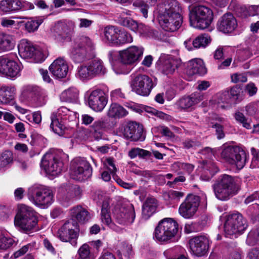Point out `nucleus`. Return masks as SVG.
Instances as JSON below:
<instances>
[{
	"label": "nucleus",
	"instance_id": "obj_1",
	"mask_svg": "<svg viewBox=\"0 0 259 259\" xmlns=\"http://www.w3.org/2000/svg\"><path fill=\"white\" fill-rule=\"evenodd\" d=\"M181 9L176 0H167L163 5V31L174 32L183 23Z\"/></svg>",
	"mask_w": 259,
	"mask_h": 259
},
{
	"label": "nucleus",
	"instance_id": "obj_2",
	"mask_svg": "<svg viewBox=\"0 0 259 259\" xmlns=\"http://www.w3.org/2000/svg\"><path fill=\"white\" fill-rule=\"evenodd\" d=\"M37 224L35 212L32 208L25 204L18 206L14 218V225L20 231L28 233L34 230Z\"/></svg>",
	"mask_w": 259,
	"mask_h": 259
},
{
	"label": "nucleus",
	"instance_id": "obj_3",
	"mask_svg": "<svg viewBox=\"0 0 259 259\" xmlns=\"http://www.w3.org/2000/svg\"><path fill=\"white\" fill-rule=\"evenodd\" d=\"M212 188L216 198L222 201L229 199L238 191L233 178L227 175L219 177L213 184Z\"/></svg>",
	"mask_w": 259,
	"mask_h": 259
},
{
	"label": "nucleus",
	"instance_id": "obj_4",
	"mask_svg": "<svg viewBox=\"0 0 259 259\" xmlns=\"http://www.w3.org/2000/svg\"><path fill=\"white\" fill-rule=\"evenodd\" d=\"M27 195L31 202L42 208L48 207L54 200L53 191L39 184H34L29 188Z\"/></svg>",
	"mask_w": 259,
	"mask_h": 259
},
{
	"label": "nucleus",
	"instance_id": "obj_5",
	"mask_svg": "<svg viewBox=\"0 0 259 259\" xmlns=\"http://www.w3.org/2000/svg\"><path fill=\"white\" fill-rule=\"evenodd\" d=\"M190 25L194 28L204 29L211 23L213 14L208 7L203 5L193 7L189 12Z\"/></svg>",
	"mask_w": 259,
	"mask_h": 259
},
{
	"label": "nucleus",
	"instance_id": "obj_6",
	"mask_svg": "<svg viewBox=\"0 0 259 259\" xmlns=\"http://www.w3.org/2000/svg\"><path fill=\"white\" fill-rule=\"evenodd\" d=\"M221 157L225 162L234 165L238 169L242 168L246 163V154L239 147L224 145L221 153Z\"/></svg>",
	"mask_w": 259,
	"mask_h": 259
},
{
	"label": "nucleus",
	"instance_id": "obj_7",
	"mask_svg": "<svg viewBox=\"0 0 259 259\" xmlns=\"http://www.w3.org/2000/svg\"><path fill=\"white\" fill-rule=\"evenodd\" d=\"M248 226L247 223L241 214L238 212L227 215L224 224V231L227 236H236L242 234Z\"/></svg>",
	"mask_w": 259,
	"mask_h": 259
},
{
	"label": "nucleus",
	"instance_id": "obj_8",
	"mask_svg": "<svg viewBox=\"0 0 259 259\" xmlns=\"http://www.w3.org/2000/svg\"><path fill=\"white\" fill-rule=\"evenodd\" d=\"M106 72L103 62L99 59H94L78 67L76 75L81 80H84L97 75H104Z\"/></svg>",
	"mask_w": 259,
	"mask_h": 259
},
{
	"label": "nucleus",
	"instance_id": "obj_9",
	"mask_svg": "<svg viewBox=\"0 0 259 259\" xmlns=\"http://www.w3.org/2000/svg\"><path fill=\"white\" fill-rule=\"evenodd\" d=\"M92 48L91 39L86 36L76 38L72 43L70 50V56L76 63H81L85 61L88 53Z\"/></svg>",
	"mask_w": 259,
	"mask_h": 259
},
{
	"label": "nucleus",
	"instance_id": "obj_10",
	"mask_svg": "<svg viewBox=\"0 0 259 259\" xmlns=\"http://www.w3.org/2000/svg\"><path fill=\"white\" fill-rule=\"evenodd\" d=\"M18 48L19 55L25 59H31L36 63H40L46 58L41 50L27 39H22Z\"/></svg>",
	"mask_w": 259,
	"mask_h": 259
},
{
	"label": "nucleus",
	"instance_id": "obj_11",
	"mask_svg": "<svg viewBox=\"0 0 259 259\" xmlns=\"http://www.w3.org/2000/svg\"><path fill=\"white\" fill-rule=\"evenodd\" d=\"M70 176L75 180L83 181L90 178L92 168L90 164L84 158H76L71 163Z\"/></svg>",
	"mask_w": 259,
	"mask_h": 259
},
{
	"label": "nucleus",
	"instance_id": "obj_12",
	"mask_svg": "<svg viewBox=\"0 0 259 259\" xmlns=\"http://www.w3.org/2000/svg\"><path fill=\"white\" fill-rule=\"evenodd\" d=\"M78 233V224L73 219L65 222L58 231V237L61 240L64 242H70L73 245L76 244Z\"/></svg>",
	"mask_w": 259,
	"mask_h": 259
},
{
	"label": "nucleus",
	"instance_id": "obj_13",
	"mask_svg": "<svg viewBox=\"0 0 259 259\" xmlns=\"http://www.w3.org/2000/svg\"><path fill=\"white\" fill-rule=\"evenodd\" d=\"M41 165L48 174L55 176L61 172L64 163L58 155L46 153L42 158Z\"/></svg>",
	"mask_w": 259,
	"mask_h": 259
},
{
	"label": "nucleus",
	"instance_id": "obj_14",
	"mask_svg": "<svg viewBox=\"0 0 259 259\" xmlns=\"http://www.w3.org/2000/svg\"><path fill=\"white\" fill-rule=\"evenodd\" d=\"M120 131L125 139L131 141H143L145 139L143 125L135 121L127 122Z\"/></svg>",
	"mask_w": 259,
	"mask_h": 259
},
{
	"label": "nucleus",
	"instance_id": "obj_15",
	"mask_svg": "<svg viewBox=\"0 0 259 259\" xmlns=\"http://www.w3.org/2000/svg\"><path fill=\"white\" fill-rule=\"evenodd\" d=\"M131 85L137 94L147 96L149 95L153 87V82L148 75L138 74L133 78Z\"/></svg>",
	"mask_w": 259,
	"mask_h": 259
},
{
	"label": "nucleus",
	"instance_id": "obj_16",
	"mask_svg": "<svg viewBox=\"0 0 259 259\" xmlns=\"http://www.w3.org/2000/svg\"><path fill=\"white\" fill-rule=\"evenodd\" d=\"M144 48L136 46H131L119 52L118 59L123 64L131 65L139 62L143 56Z\"/></svg>",
	"mask_w": 259,
	"mask_h": 259
},
{
	"label": "nucleus",
	"instance_id": "obj_17",
	"mask_svg": "<svg viewBox=\"0 0 259 259\" xmlns=\"http://www.w3.org/2000/svg\"><path fill=\"white\" fill-rule=\"evenodd\" d=\"M113 213L115 221L122 225L133 223L135 218L134 208L131 204L116 207Z\"/></svg>",
	"mask_w": 259,
	"mask_h": 259
},
{
	"label": "nucleus",
	"instance_id": "obj_18",
	"mask_svg": "<svg viewBox=\"0 0 259 259\" xmlns=\"http://www.w3.org/2000/svg\"><path fill=\"white\" fill-rule=\"evenodd\" d=\"M200 202L199 196L189 195L179 207V211L180 215L185 219L192 218L197 211Z\"/></svg>",
	"mask_w": 259,
	"mask_h": 259
},
{
	"label": "nucleus",
	"instance_id": "obj_19",
	"mask_svg": "<svg viewBox=\"0 0 259 259\" xmlns=\"http://www.w3.org/2000/svg\"><path fill=\"white\" fill-rule=\"evenodd\" d=\"M189 245L190 251L193 254L197 256H202L208 251L209 241L205 236H197L189 240Z\"/></svg>",
	"mask_w": 259,
	"mask_h": 259
},
{
	"label": "nucleus",
	"instance_id": "obj_20",
	"mask_svg": "<svg viewBox=\"0 0 259 259\" xmlns=\"http://www.w3.org/2000/svg\"><path fill=\"white\" fill-rule=\"evenodd\" d=\"M21 68L18 64L5 57H0V74L8 77L14 78L19 75Z\"/></svg>",
	"mask_w": 259,
	"mask_h": 259
},
{
	"label": "nucleus",
	"instance_id": "obj_21",
	"mask_svg": "<svg viewBox=\"0 0 259 259\" xmlns=\"http://www.w3.org/2000/svg\"><path fill=\"white\" fill-rule=\"evenodd\" d=\"M241 89L236 85L232 87L229 92L225 93L220 96L218 103L219 107L225 108L231 104L232 102L237 103L242 100Z\"/></svg>",
	"mask_w": 259,
	"mask_h": 259
},
{
	"label": "nucleus",
	"instance_id": "obj_22",
	"mask_svg": "<svg viewBox=\"0 0 259 259\" xmlns=\"http://www.w3.org/2000/svg\"><path fill=\"white\" fill-rule=\"evenodd\" d=\"M107 98L101 90H96L91 92L88 97L89 107L95 111H101L107 103Z\"/></svg>",
	"mask_w": 259,
	"mask_h": 259
},
{
	"label": "nucleus",
	"instance_id": "obj_23",
	"mask_svg": "<svg viewBox=\"0 0 259 259\" xmlns=\"http://www.w3.org/2000/svg\"><path fill=\"white\" fill-rule=\"evenodd\" d=\"M178 224L171 218L163 219V243L175 241V235L178 232Z\"/></svg>",
	"mask_w": 259,
	"mask_h": 259
},
{
	"label": "nucleus",
	"instance_id": "obj_24",
	"mask_svg": "<svg viewBox=\"0 0 259 259\" xmlns=\"http://www.w3.org/2000/svg\"><path fill=\"white\" fill-rule=\"evenodd\" d=\"M49 70L55 78H63L67 74L68 66L63 58H58L51 64Z\"/></svg>",
	"mask_w": 259,
	"mask_h": 259
},
{
	"label": "nucleus",
	"instance_id": "obj_25",
	"mask_svg": "<svg viewBox=\"0 0 259 259\" xmlns=\"http://www.w3.org/2000/svg\"><path fill=\"white\" fill-rule=\"evenodd\" d=\"M237 26V20L231 13L225 14L218 23V29L224 33L231 32Z\"/></svg>",
	"mask_w": 259,
	"mask_h": 259
},
{
	"label": "nucleus",
	"instance_id": "obj_26",
	"mask_svg": "<svg viewBox=\"0 0 259 259\" xmlns=\"http://www.w3.org/2000/svg\"><path fill=\"white\" fill-rule=\"evenodd\" d=\"M181 64V60L171 55H163V74L171 75Z\"/></svg>",
	"mask_w": 259,
	"mask_h": 259
},
{
	"label": "nucleus",
	"instance_id": "obj_27",
	"mask_svg": "<svg viewBox=\"0 0 259 259\" xmlns=\"http://www.w3.org/2000/svg\"><path fill=\"white\" fill-rule=\"evenodd\" d=\"M206 71L203 60L198 58L189 61L185 70L186 73L189 76L195 74L204 75Z\"/></svg>",
	"mask_w": 259,
	"mask_h": 259
},
{
	"label": "nucleus",
	"instance_id": "obj_28",
	"mask_svg": "<svg viewBox=\"0 0 259 259\" xmlns=\"http://www.w3.org/2000/svg\"><path fill=\"white\" fill-rule=\"evenodd\" d=\"M211 39L210 36L206 34H203L198 36L192 41L191 40H188L185 41L184 44L186 48L189 51L192 50V47L194 48L197 49L205 48L208 44L210 42Z\"/></svg>",
	"mask_w": 259,
	"mask_h": 259
},
{
	"label": "nucleus",
	"instance_id": "obj_29",
	"mask_svg": "<svg viewBox=\"0 0 259 259\" xmlns=\"http://www.w3.org/2000/svg\"><path fill=\"white\" fill-rule=\"evenodd\" d=\"M202 168L200 179L204 181H209L219 170L216 165L210 160L204 161Z\"/></svg>",
	"mask_w": 259,
	"mask_h": 259
},
{
	"label": "nucleus",
	"instance_id": "obj_30",
	"mask_svg": "<svg viewBox=\"0 0 259 259\" xmlns=\"http://www.w3.org/2000/svg\"><path fill=\"white\" fill-rule=\"evenodd\" d=\"M157 200L152 197L147 198L142 206V218L147 220L156 211Z\"/></svg>",
	"mask_w": 259,
	"mask_h": 259
},
{
	"label": "nucleus",
	"instance_id": "obj_31",
	"mask_svg": "<svg viewBox=\"0 0 259 259\" xmlns=\"http://www.w3.org/2000/svg\"><path fill=\"white\" fill-rule=\"evenodd\" d=\"M51 115H54L56 118L61 120L62 122L66 121H71L75 120L76 113L70 111L66 107L62 106L54 112Z\"/></svg>",
	"mask_w": 259,
	"mask_h": 259
},
{
	"label": "nucleus",
	"instance_id": "obj_32",
	"mask_svg": "<svg viewBox=\"0 0 259 259\" xmlns=\"http://www.w3.org/2000/svg\"><path fill=\"white\" fill-rule=\"evenodd\" d=\"M202 100L200 93H195L190 96L184 97L178 102V106L182 109H187L198 104Z\"/></svg>",
	"mask_w": 259,
	"mask_h": 259
},
{
	"label": "nucleus",
	"instance_id": "obj_33",
	"mask_svg": "<svg viewBox=\"0 0 259 259\" xmlns=\"http://www.w3.org/2000/svg\"><path fill=\"white\" fill-rule=\"evenodd\" d=\"M69 29L68 25L63 22H59L55 25L52 32L54 36L60 40L65 39L69 34Z\"/></svg>",
	"mask_w": 259,
	"mask_h": 259
},
{
	"label": "nucleus",
	"instance_id": "obj_34",
	"mask_svg": "<svg viewBox=\"0 0 259 259\" xmlns=\"http://www.w3.org/2000/svg\"><path fill=\"white\" fill-rule=\"evenodd\" d=\"M15 46V41L13 36L10 34L0 33V52L9 51Z\"/></svg>",
	"mask_w": 259,
	"mask_h": 259
},
{
	"label": "nucleus",
	"instance_id": "obj_35",
	"mask_svg": "<svg viewBox=\"0 0 259 259\" xmlns=\"http://www.w3.org/2000/svg\"><path fill=\"white\" fill-rule=\"evenodd\" d=\"M128 114V112L117 103H112L108 109L107 115L109 117L115 118H122Z\"/></svg>",
	"mask_w": 259,
	"mask_h": 259
},
{
	"label": "nucleus",
	"instance_id": "obj_36",
	"mask_svg": "<svg viewBox=\"0 0 259 259\" xmlns=\"http://www.w3.org/2000/svg\"><path fill=\"white\" fill-rule=\"evenodd\" d=\"M74 196V189L72 186L62 187L59 190V198L64 206H67Z\"/></svg>",
	"mask_w": 259,
	"mask_h": 259
},
{
	"label": "nucleus",
	"instance_id": "obj_37",
	"mask_svg": "<svg viewBox=\"0 0 259 259\" xmlns=\"http://www.w3.org/2000/svg\"><path fill=\"white\" fill-rule=\"evenodd\" d=\"M71 216L78 222H85L91 218L89 212L80 206H77L71 209Z\"/></svg>",
	"mask_w": 259,
	"mask_h": 259
},
{
	"label": "nucleus",
	"instance_id": "obj_38",
	"mask_svg": "<svg viewBox=\"0 0 259 259\" xmlns=\"http://www.w3.org/2000/svg\"><path fill=\"white\" fill-rule=\"evenodd\" d=\"M14 91L13 89L6 86L0 87V103L7 104L14 98Z\"/></svg>",
	"mask_w": 259,
	"mask_h": 259
},
{
	"label": "nucleus",
	"instance_id": "obj_39",
	"mask_svg": "<svg viewBox=\"0 0 259 259\" xmlns=\"http://www.w3.org/2000/svg\"><path fill=\"white\" fill-rule=\"evenodd\" d=\"M157 0H136L133 3V6L140 9L143 16L147 18L149 5L156 4Z\"/></svg>",
	"mask_w": 259,
	"mask_h": 259
},
{
	"label": "nucleus",
	"instance_id": "obj_40",
	"mask_svg": "<svg viewBox=\"0 0 259 259\" xmlns=\"http://www.w3.org/2000/svg\"><path fill=\"white\" fill-rule=\"evenodd\" d=\"M78 96V91L74 88H70L61 93L60 99L62 101L72 103L77 100Z\"/></svg>",
	"mask_w": 259,
	"mask_h": 259
},
{
	"label": "nucleus",
	"instance_id": "obj_41",
	"mask_svg": "<svg viewBox=\"0 0 259 259\" xmlns=\"http://www.w3.org/2000/svg\"><path fill=\"white\" fill-rule=\"evenodd\" d=\"M133 41L132 35L126 31L118 28L114 45H120L131 43Z\"/></svg>",
	"mask_w": 259,
	"mask_h": 259
},
{
	"label": "nucleus",
	"instance_id": "obj_42",
	"mask_svg": "<svg viewBox=\"0 0 259 259\" xmlns=\"http://www.w3.org/2000/svg\"><path fill=\"white\" fill-rule=\"evenodd\" d=\"M19 0H3L0 2V9L4 12L18 10Z\"/></svg>",
	"mask_w": 259,
	"mask_h": 259
},
{
	"label": "nucleus",
	"instance_id": "obj_43",
	"mask_svg": "<svg viewBox=\"0 0 259 259\" xmlns=\"http://www.w3.org/2000/svg\"><path fill=\"white\" fill-rule=\"evenodd\" d=\"M51 128L53 132L59 135L63 134L64 130L65 128V122H62L61 120L56 118L54 115H51Z\"/></svg>",
	"mask_w": 259,
	"mask_h": 259
},
{
	"label": "nucleus",
	"instance_id": "obj_44",
	"mask_svg": "<svg viewBox=\"0 0 259 259\" xmlns=\"http://www.w3.org/2000/svg\"><path fill=\"white\" fill-rule=\"evenodd\" d=\"M246 242L250 246H253L259 243V224L252 228L248 233Z\"/></svg>",
	"mask_w": 259,
	"mask_h": 259
},
{
	"label": "nucleus",
	"instance_id": "obj_45",
	"mask_svg": "<svg viewBox=\"0 0 259 259\" xmlns=\"http://www.w3.org/2000/svg\"><path fill=\"white\" fill-rule=\"evenodd\" d=\"M13 161V153L10 151H5L0 154V169L9 166Z\"/></svg>",
	"mask_w": 259,
	"mask_h": 259
},
{
	"label": "nucleus",
	"instance_id": "obj_46",
	"mask_svg": "<svg viewBox=\"0 0 259 259\" xmlns=\"http://www.w3.org/2000/svg\"><path fill=\"white\" fill-rule=\"evenodd\" d=\"M118 28L114 26L105 27L104 30V38L108 42L115 44Z\"/></svg>",
	"mask_w": 259,
	"mask_h": 259
},
{
	"label": "nucleus",
	"instance_id": "obj_47",
	"mask_svg": "<svg viewBox=\"0 0 259 259\" xmlns=\"http://www.w3.org/2000/svg\"><path fill=\"white\" fill-rule=\"evenodd\" d=\"M101 222L107 225H110L112 223L111 218L109 211V204L107 201L103 202L101 212Z\"/></svg>",
	"mask_w": 259,
	"mask_h": 259
},
{
	"label": "nucleus",
	"instance_id": "obj_48",
	"mask_svg": "<svg viewBox=\"0 0 259 259\" xmlns=\"http://www.w3.org/2000/svg\"><path fill=\"white\" fill-rule=\"evenodd\" d=\"M14 240L5 235V233L0 231V249L6 250L12 246Z\"/></svg>",
	"mask_w": 259,
	"mask_h": 259
},
{
	"label": "nucleus",
	"instance_id": "obj_49",
	"mask_svg": "<svg viewBox=\"0 0 259 259\" xmlns=\"http://www.w3.org/2000/svg\"><path fill=\"white\" fill-rule=\"evenodd\" d=\"M234 117L238 122L242 124L244 127L246 129L251 128L252 125L250 119L246 118L243 113L237 112L235 114Z\"/></svg>",
	"mask_w": 259,
	"mask_h": 259
},
{
	"label": "nucleus",
	"instance_id": "obj_50",
	"mask_svg": "<svg viewBox=\"0 0 259 259\" xmlns=\"http://www.w3.org/2000/svg\"><path fill=\"white\" fill-rule=\"evenodd\" d=\"M78 259H91V252L90 246L84 243L80 247L78 250Z\"/></svg>",
	"mask_w": 259,
	"mask_h": 259
},
{
	"label": "nucleus",
	"instance_id": "obj_51",
	"mask_svg": "<svg viewBox=\"0 0 259 259\" xmlns=\"http://www.w3.org/2000/svg\"><path fill=\"white\" fill-rule=\"evenodd\" d=\"M175 37L173 32H166L163 33V47H172L175 45Z\"/></svg>",
	"mask_w": 259,
	"mask_h": 259
},
{
	"label": "nucleus",
	"instance_id": "obj_52",
	"mask_svg": "<svg viewBox=\"0 0 259 259\" xmlns=\"http://www.w3.org/2000/svg\"><path fill=\"white\" fill-rule=\"evenodd\" d=\"M120 23L123 26L126 27L133 31L137 28V22L130 18H123L120 20Z\"/></svg>",
	"mask_w": 259,
	"mask_h": 259
},
{
	"label": "nucleus",
	"instance_id": "obj_53",
	"mask_svg": "<svg viewBox=\"0 0 259 259\" xmlns=\"http://www.w3.org/2000/svg\"><path fill=\"white\" fill-rule=\"evenodd\" d=\"M118 252L119 254L129 258L133 254L132 246L126 243H122Z\"/></svg>",
	"mask_w": 259,
	"mask_h": 259
},
{
	"label": "nucleus",
	"instance_id": "obj_54",
	"mask_svg": "<svg viewBox=\"0 0 259 259\" xmlns=\"http://www.w3.org/2000/svg\"><path fill=\"white\" fill-rule=\"evenodd\" d=\"M42 22L41 19L28 21L25 23V28L29 32H34L38 29Z\"/></svg>",
	"mask_w": 259,
	"mask_h": 259
},
{
	"label": "nucleus",
	"instance_id": "obj_55",
	"mask_svg": "<svg viewBox=\"0 0 259 259\" xmlns=\"http://www.w3.org/2000/svg\"><path fill=\"white\" fill-rule=\"evenodd\" d=\"M33 247L34 244L31 243H29L26 245L22 246L20 249L15 251L14 253L13 256L14 258H18L23 255L27 251H31Z\"/></svg>",
	"mask_w": 259,
	"mask_h": 259
},
{
	"label": "nucleus",
	"instance_id": "obj_56",
	"mask_svg": "<svg viewBox=\"0 0 259 259\" xmlns=\"http://www.w3.org/2000/svg\"><path fill=\"white\" fill-rule=\"evenodd\" d=\"M237 15L241 18H246L248 17V6L242 5H238L235 8Z\"/></svg>",
	"mask_w": 259,
	"mask_h": 259
},
{
	"label": "nucleus",
	"instance_id": "obj_57",
	"mask_svg": "<svg viewBox=\"0 0 259 259\" xmlns=\"http://www.w3.org/2000/svg\"><path fill=\"white\" fill-rule=\"evenodd\" d=\"M104 165L105 169L109 170L113 176L115 174L117 169L114 164L113 158H107L104 162Z\"/></svg>",
	"mask_w": 259,
	"mask_h": 259
},
{
	"label": "nucleus",
	"instance_id": "obj_58",
	"mask_svg": "<svg viewBox=\"0 0 259 259\" xmlns=\"http://www.w3.org/2000/svg\"><path fill=\"white\" fill-rule=\"evenodd\" d=\"M162 220L159 221L158 225L156 227L153 234V239L156 241L161 244L162 234H161Z\"/></svg>",
	"mask_w": 259,
	"mask_h": 259
},
{
	"label": "nucleus",
	"instance_id": "obj_59",
	"mask_svg": "<svg viewBox=\"0 0 259 259\" xmlns=\"http://www.w3.org/2000/svg\"><path fill=\"white\" fill-rule=\"evenodd\" d=\"M231 81L234 83L245 82L247 81V76L244 73H235L231 76Z\"/></svg>",
	"mask_w": 259,
	"mask_h": 259
},
{
	"label": "nucleus",
	"instance_id": "obj_60",
	"mask_svg": "<svg viewBox=\"0 0 259 259\" xmlns=\"http://www.w3.org/2000/svg\"><path fill=\"white\" fill-rule=\"evenodd\" d=\"M11 213V210L9 207L2 205H0V219L3 220L7 219Z\"/></svg>",
	"mask_w": 259,
	"mask_h": 259
},
{
	"label": "nucleus",
	"instance_id": "obj_61",
	"mask_svg": "<svg viewBox=\"0 0 259 259\" xmlns=\"http://www.w3.org/2000/svg\"><path fill=\"white\" fill-rule=\"evenodd\" d=\"M174 166H179L181 168L187 171L188 174L191 173L194 168V166L190 163H181L179 162L174 163Z\"/></svg>",
	"mask_w": 259,
	"mask_h": 259
},
{
	"label": "nucleus",
	"instance_id": "obj_62",
	"mask_svg": "<svg viewBox=\"0 0 259 259\" xmlns=\"http://www.w3.org/2000/svg\"><path fill=\"white\" fill-rule=\"evenodd\" d=\"M142 109L144 110L147 113L150 114L152 115H154L157 117L161 118L162 116V112L158 111L155 108L150 107V106H144L142 108Z\"/></svg>",
	"mask_w": 259,
	"mask_h": 259
},
{
	"label": "nucleus",
	"instance_id": "obj_63",
	"mask_svg": "<svg viewBox=\"0 0 259 259\" xmlns=\"http://www.w3.org/2000/svg\"><path fill=\"white\" fill-rule=\"evenodd\" d=\"M248 259H259V247H254L249 250L247 253Z\"/></svg>",
	"mask_w": 259,
	"mask_h": 259
},
{
	"label": "nucleus",
	"instance_id": "obj_64",
	"mask_svg": "<svg viewBox=\"0 0 259 259\" xmlns=\"http://www.w3.org/2000/svg\"><path fill=\"white\" fill-rule=\"evenodd\" d=\"M248 17L258 15L259 14V5L248 6Z\"/></svg>",
	"mask_w": 259,
	"mask_h": 259
}]
</instances>
